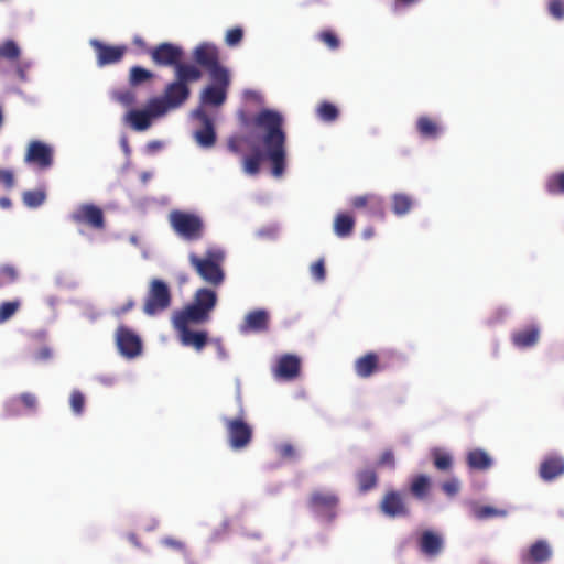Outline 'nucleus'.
I'll return each mask as SVG.
<instances>
[{
	"instance_id": "nucleus-1",
	"label": "nucleus",
	"mask_w": 564,
	"mask_h": 564,
	"mask_svg": "<svg viewBox=\"0 0 564 564\" xmlns=\"http://www.w3.org/2000/svg\"><path fill=\"white\" fill-rule=\"evenodd\" d=\"M283 116L271 109H262L253 118V126L259 130L257 139L261 150L243 158L242 169L249 175H256L260 171L263 159L270 161L272 174L280 177L285 170L286 161V133L283 129Z\"/></svg>"
},
{
	"instance_id": "nucleus-2",
	"label": "nucleus",
	"mask_w": 564,
	"mask_h": 564,
	"mask_svg": "<svg viewBox=\"0 0 564 564\" xmlns=\"http://www.w3.org/2000/svg\"><path fill=\"white\" fill-rule=\"evenodd\" d=\"M203 77L202 70L195 65H181L176 69L175 80L167 84L161 97H153L154 101L161 102L164 115L170 110L180 108L189 98V83L199 80Z\"/></svg>"
},
{
	"instance_id": "nucleus-3",
	"label": "nucleus",
	"mask_w": 564,
	"mask_h": 564,
	"mask_svg": "<svg viewBox=\"0 0 564 564\" xmlns=\"http://www.w3.org/2000/svg\"><path fill=\"white\" fill-rule=\"evenodd\" d=\"M224 260L225 252L216 247L208 248L203 257L193 252L188 256L191 267L205 283L214 288L225 281Z\"/></svg>"
},
{
	"instance_id": "nucleus-4",
	"label": "nucleus",
	"mask_w": 564,
	"mask_h": 564,
	"mask_svg": "<svg viewBox=\"0 0 564 564\" xmlns=\"http://www.w3.org/2000/svg\"><path fill=\"white\" fill-rule=\"evenodd\" d=\"M217 304V293L208 288L198 289L193 302L174 315L192 319L195 324H204L210 319V313Z\"/></svg>"
},
{
	"instance_id": "nucleus-5",
	"label": "nucleus",
	"mask_w": 564,
	"mask_h": 564,
	"mask_svg": "<svg viewBox=\"0 0 564 564\" xmlns=\"http://www.w3.org/2000/svg\"><path fill=\"white\" fill-rule=\"evenodd\" d=\"M169 223L174 232L188 241L203 238L205 225L200 216L180 209H173L169 214Z\"/></svg>"
},
{
	"instance_id": "nucleus-6",
	"label": "nucleus",
	"mask_w": 564,
	"mask_h": 564,
	"mask_svg": "<svg viewBox=\"0 0 564 564\" xmlns=\"http://www.w3.org/2000/svg\"><path fill=\"white\" fill-rule=\"evenodd\" d=\"M172 294L169 285L160 280L153 279L148 289L143 303V312L149 316L158 315L171 306Z\"/></svg>"
},
{
	"instance_id": "nucleus-7",
	"label": "nucleus",
	"mask_w": 564,
	"mask_h": 564,
	"mask_svg": "<svg viewBox=\"0 0 564 564\" xmlns=\"http://www.w3.org/2000/svg\"><path fill=\"white\" fill-rule=\"evenodd\" d=\"M339 498L335 492L315 490L310 495L307 506L318 518L330 522L337 517Z\"/></svg>"
},
{
	"instance_id": "nucleus-8",
	"label": "nucleus",
	"mask_w": 564,
	"mask_h": 564,
	"mask_svg": "<svg viewBox=\"0 0 564 564\" xmlns=\"http://www.w3.org/2000/svg\"><path fill=\"white\" fill-rule=\"evenodd\" d=\"M194 61L207 69L210 78L225 79L228 70L219 63L218 48L209 43H202L193 51Z\"/></svg>"
},
{
	"instance_id": "nucleus-9",
	"label": "nucleus",
	"mask_w": 564,
	"mask_h": 564,
	"mask_svg": "<svg viewBox=\"0 0 564 564\" xmlns=\"http://www.w3.org/2000/svg\"><path fill=\"white\" fill-rule=\"evenodd\" d=\"M192 324H195L192 319L173 316V325L178 333L180 343L185 347L202 351L208 343V333L206 330H192L189 327Z\"/></svg>"
},
{
	"instance_id": "nucleus-10",
	"label": "nucleus",
	"mask_w": 564,
	"mask_h": 564,
	"mask_svg": "<svg viewBox=\"0 0 564 564\" xmlns=\"http://www.w3.org/2000/svg\"><path fill=\"white\" fill-rule=\"evenodd\" d=\"M224 423L231 448L241 449L250 444L253 431L241 416L226 417L224 419Z\"/></svg>"
},
{
	"instance_id": "nucleus-11",
	"label": "nucleus",
	"mask_w": 564,
	"mask_h": 564,
	"mask_svg": "<svg viewBox=\"0 0 564 564\" xmlns=\"http://www.w3.org/2000/svg\"><path fill=\"white\" fill-rule=\"evenodd\" d=\"M161 102L150 98L144 109H132L127 113V121L135 131H144L152 124L154 118L164 116V109Z\"/></svg>"
},
{
	"instance_id": "nucleus-12",
	"label": "nucleus",
	"mask_w": 564,
	"mask_h": 564,
	"mask_svg": "<svg viewBox=\"0 0 564 564\" xmlns=\"http://www.w3.org/2000/svg\"><path fill=\"white\" fill-rule=\"evenodd\" d=\"M148 53L156 66H172L176 72L178 66L187 65L186 63H182V47L169 42L161 43L150 48Z\"/></svg>"
},
{
	"instance_id": "nucleus-13",
	"label": "nucleus",
	"mask_w": 564,
	"mask_h": 564,
	"mask_svg": "<svg viewBox=\"0 0 564 564\" xmlns=\"http://www.w3.org/2000/svg\"><path fill=\"white\" fill-rule=\"evenodd\" d=\"M116 345L119 352L126 358L132 359L141 355V338L126 325L118 326L116 330Z\"/></svg>"
},
{
	"instance_id": "nucleus-14",
	"label": "nucleus",
	"mask_w": 564,
	"mask_h": 564,
	"mask_svg": "<svg viewBox=\"0 0 564 564\" xmlns=\"http://www.w3.org/2000/svg\"><path fill=\"white\" fill-rule=\"evenodd\" d=\"M24 161L41 170H46L53 164V149L42 141L33 140L29 143Z\"/></svg>"
},
{
	"instance_id": "nucleus-15",
	"label": "nucleus",
	"mask_w": 564,
	"mask_h": 564,
	"mask_svg": "<svg viewBox=\"0 0 564 564\" xmlns=\"http://www.w3.org/2000/svg\"><path fill=\"white\" fill-rule=\"evenodd\" d=\"M90 45L96 53L97 64L100 67L119 63L127 52L124 45H109L97 39L90 40Z\"/></svg>"
},
{
	"instance_id": "nucleus-16",
	"label": "nucleus",
	"mask_w": 564,
	"mask_h": 564,
	"mask_svg": "<svg viewBox=\"0 0 564 564\" xmlns=\"http://www.w3.org/2000/svg\"><path fill=\"white\" fill-rule=\"evenodd\" d=\"M76 224H84L95 229L105 228V216L100 207L94 204H82L70 216Z\"/></svg>"
},
{
	"instance_id": "nucleus-17",
	"label": "nucleus",
	"mask_w": 564,
	"mask_h": 564,
	"mask_svg": "<svg viewBox=\"0 0 564 564\" xmlns=\"http://www.w3.org/2000/svg\"><path fill=\"white\" fill-rule=\"evenodd\" d=\"M379 508L389 518L408 517L410 514L403 495L397 490L387 491L380 501Z\"/></svg>"
},
{
	"instance_id": "nucleus-18",
	"label": "nucleus",
	"mask_w": 564,
	"mask_h": 564,
	"mask_svg": "<svg viewBox=\"0 0 564 564\" xmlns=\"http://www.w3.org/2000/svg\"><path fill=\"white\" fill-rule=\"evenodd\" d=\"M37 405L39 400L35 393L23 392L6 401L4 412L7 416H19L23 411L35 413Z\"/></svg>"
},
{
	"instance_id": "nucleus-19",
	"label": "nucleus",
	"mask_w": 564,
	"mask_h": 564,
	"mask_svg": "<svg viewBox=\"0 0 564 564\" xmlns=\"http://www.w3.org/2000/svg\"><path fill=\"white\" fill-rule=\"evenodd\" d=\"M193 116L202 123V128L194 133L196 142L203 148L214 147L216 143V132L212 118L203 108L196 109Z\"/></svg>"
},
{
	"instance_id": "nucleus-20",
	"label": "nucleus",
	"mask_w": 564,
	"mask_h": 564,
	"mask_svg": "<svg viewBox=\"0 0 564 564\" xmlns=\"http://www.w3.org/2000/svg\"><path fill=\"white\" fill-rule=\"evenodd\" d=\"M213 84L208 85L200 94V101L204 105L220 106L227 97V89L230 84L229 74L225 79L212 78Z\"/></svg>"
},
{
	"instance_id": "nucleus-21",
	"label": "nucleus",
	"mask_w": 564,
	"mask_h": 564,
	"mask_svg": "<svg viewBox=\"0 0 564 564\" xmlns=\"http://www.w3.org/2000/svg\"><path fill=\"white\" fill-rule=\"evenodd\" d=\"M553 555L550 543L545 540H538L520 555L521 564H545Z\"/></svg>"
},
{
	"instance_id": "nucleus-22",
	"label": "nucleus",
	"mask_w": 564,
	"mask_h": 564,
	"mask_svg": "<svg viewBox=\"0 0 564 564\" xmlns=\"http://www.w3.org/2000/svg\"><path fill=\"white\" fill-rule=\"evenodd\" d=\"M270 315L263 308H258L249 312L240 325L242 334L248 333H263L269 329Z\"/></svg>"
},
{
	"instance_id": "nucleus-23",
	"label": "nucleus",
	"mask_w": 564,
	"mask_h": 564,
	"mask_svg": "<svg viewBox=\"0 0 564 564\" xmlns=\"http://www.w3.org/2000/svg\"><path fill=\"white\" fill-rule=\"evenodd\" d=\"M383 369L384 367L375 351L366 352L354 362V370L359 378H369Z\"/></svg>"
},
{
	"instance_id": "nucleus-24",
	"label": "nucleus",
	"mask_w": 564,
	"mask_h": 564,
	"mask_svg": "<svg viewBox=\"0 0 564 564\" xmlns=\"http://www.w3.org/2000/svg\"><path fill=\"white\" fill-rule=\"evenodd\" d=\"M301 370V360L294 355H283L276 365L275 373L278 377L292 380L296 378Z\"/></svg>"
},
{
	"instance_id": "nucleus-25",
	"label": "nucleus",
	"mask_w": 564,
	"mask_h": 564,
	"mask_svg": "<svg viewBox=\"0 0 564 564\" xmlns=\"http://www.w3.org/2000/svg\"><path fill=\"white\" fill-rule=\"evenodd\" d=\"M419 546L423 554L434 557L438 555L443 549V539L440 534L426 530L420 536Z\"/></svg>"
},
{
	"instance_id": "nucleus-26",
	"label": "nucleus",
	"mask_w": 564,
	"mask_h": 564,
	"mask_svg": "<svg viewBox=\"0 0 564 564\" xmlns=\"http://www.w3.org/2000/svg\"><path fill=\"white\" fill-rule=\"evenodd\" d=\"M540 477L545 481H551L564 474V459L561 457H546L540 465Z\"/></svg>"
},
{
	"instance_id": "nucleus-27",
	"label": "nucleus",
	"mask_w": 564,
	"mask_h": 564,
	"mask_svg": "<svg viewBox=\"0 0 564 564\" xmlns=\"http://www.w3.org/2000/svg\"><path fill=\"white\" fill-rule=\"evenodd\" d=\"M539 336V328L534 325H531L514 332L511 336V339L514 346L519 348H528L534 346L538 343Z\"/></svg>"
},
{
	"instance_id": "nucleus-28",
	"label": "nucleus",
	"mask_w": 564,
	"mask_h": 564,
	"mask_svg": "<svg viewBox=\"0 0 564 564\" xmlns=\"http://www.w3.org/2000/svg\"><path fill=\"white\" fill-rule=\"evenodd\" d=\"M416 129L420 135L425 139H435L442 131L438 123L427 116H422L417 119Z\"/></svg>"
},
{
	"instance_id": "nucleus-29",
	"label": "nucleus",
	"mask_w": 564,
	"mask_h": 564,
	"mask_svg": "<svg viewBox=\"0 0 564 564\" xmlns=\"http://www.w3.org/2000/svg\"><path fill=\"white\" fill-rule=\"evenodd\" d=\"M467 464L471 469L486 470L491 467L492 460L484 449L476 448L467 454Z\"/></svg>"
},
{
	"instance_id": "nucleus-30",
	"label": "nucleus",
	"mask_w": 564,
	"mask_h": 564,
	"mask_svg": "<svg viewBox=\"0 0 564 564\" xmlns=\"http://www.w3.org/2000/svg\"><path fill=\"white\" fill-rule=\"evenodd\" d=\"M355 227V219L346 213H339L334 219V232L340 238L349 237Z\"/></svg>"
},
{
	"instance_id": "nucleus-31",
	"label": "nucleus",
	"mask_w": 564,
	"mask_h": 564,
	"mask_svg": "<svg viewBox=\"0 0 564 564\" xmlns=\"http://www.w3.org/2000/svg\"><path fill=\"white\" fill-rule=\"evenodd\" d=\"M356 480L360 492H367L378 485V475L373 468H365L356 474Z\"/></svg>"
},
{
	"instance_id": "nucleus-32",
	"label": "nucleus",
	"mask_w": 564,
	"mask_h": 564,
	"mask_svg": "<svg viewBox=\"0 0 564 564\" xmlns=\"http://www.w3.org/2000/svg\"><path fill=\"white\" fill-rule=\"evenodd\" d=\"M413 207V198L405 193H395L391 197V208L397 216L408 214Z\"/></svg>"
},
{
	"instance_id": "nucleus-33",
	"label": "nucleus",
	"mask_w": 564,
	"mask_h": 564,
	"mask_svg": "<svg viewBox=\"0 0 564 564\" xmlns=\"http://www.w3.org/2000/svg\"><path fill=\"white\" fill-rule=\"evenodd\" d=\"M431 489V480L426 475H416L412 478L410 492L416 499H425Z\"/></svg>"
},
{
	"instance_id": "nucleus-34",
	"label": "nucleus",
	"mask_w": 564,
	"mask_h": 564,
	"mask_svg": "<svg viewBox=\"0 0 564 564\" xmlns=\"http://www.w3.org/2000/svg\"><path fill=\"white\" fill-rule=\"evenodd\" d=\"M316 115L324 122H334L339 117V110L334 104L324 100L317 106Z\"/></svg>"
},
{
	"instance_id": "nucleus-35",
	"label": "nucleus",
	"mask_w": 564,
	"mask_h": 564,
	"mask_svg": "<svg viewBox=\"0 0 564 564\" xmlns=\"http://www.w3.org/2000/svg\"><path fill=\"white\" fill-rule=\"evenodd\" d=\"M545 189L551 195H564V170L555 172L546 178Z\"/></svg>"
},
{
	"instance_id": "nucleus-36",
	"label": "nucleus",
	"mask_w": 564,
	"mask_h": 564,
	"mask_svg": "<svg viewBox=\"0 0 564 564\" xmlns=\"http://www.w3.org/2000/svg\"><path fill=\"white\" fill-rule=\"evenodd\" d=\"M154 74L141 66H132L129 72V84L131 87H137L145 82L152 80Z\"/></svg>"
},
{
	"instance_id": "nucleus-37",
	"label": "nucleus",
	"mask_w": 564,
	"mask_h": 564,
	"mask_svg": "<svg viewBox=\"0 0 564 564\" xmlns=\"http://www.w3.org/2000/svg\"><path fill=\"white\" fill-rule=\"evenodd\" d=\"M21 55V50L13 40H7L0 44V58L10 62L18 61Z\"/></svg>"
},
{
	"instance_id": "nucleus-38",
	"label": "nucleus",
	"mask_w": 564,
	"mask_h": 564,
	"mask_svg": "<svg viewBox=\"0 0 564 564\" xmlns=\"http://www.w3.org/2000/svg\"><path fill=\"white\" fill-rule=\"evenodd\" d=\"M474 517L478 520H485L496 517H506L508 511L505 509H498L491 506L476 507L473 510Z\"/></svg>"
},
{
	"instance_id": "nucleus-39",
	"label": "nucleus",
	"mask_w": 564,
	"mask_h": 564,
	"mask_svg": "<svg viewBox=\"0 0 564 564\" xmlns=\"http://www.w3.org/2000/svg\"><path fill=\"white\" fill-rule=\"evenodd\" d=\"M46 198V194L42 189L36 191H26L23 193L22 199L24 205H26L30 208H36L41 206Z\"/></svg>"
},
{
	"instance_id": "nucleus-40",
	"label": "nucleus",
	"mask_w": 564,
	"mask_h": 564,
	"mask_svg": "<svg viewBox=\"0 0 564 564\" xmlns=\"http://www.w3.org/2000/svg\"><path fill=\"white\" fill-rule=\"evenodd\" d=\"M432 457L436 469L446 471L452 468L453 459L449 454L436 448L432 452Z\"/></svg>"
},
{
	"instance_id": "nucleus-41",
	"label": "nucleus",
	"mask_w": 564,
	"mask_h": 564,
	"mask_svg": "<svg viewBox=\"0 0 564 564\" xmlns=\"http://www.w3.org/2000/svg\"><path fill=\"white\" fill-rule=\"evenodd\" d=\"M21 307L20 300L2 302L0 304V324L9 321Z\"/></svg>"
},
{
	"instance_id": "nucleus-42",
	"label": "nucleus",
	"mask_w": 564,
	"mask_h": 564,
	"mask_svg": "<svg viewBox=\"0 0 564 564\" xmlns=\"http://www.w3.org/2000/svg\"><path fill=\"white\" fill-rule=\"evenodd\" d=\"M112 99L124 107H131L137 101L135 93L132 89H119L112 93Z\"/></svg>"
},
{
	"instance_id": "nucleus-43",
	"label": "nucleus",
	"mask_w": 564,
	"mask_h": 564,
	"mask_svg": "<svg viewBox=\"0 0 564 564\" xmlns=\"http://www.w3.org/2000/svg\"><path fill=\"white\" fill-rule=\"evenodd\" d=\"M86 398L79 390H73L69 397V405L75 415H82L85 410Z\"/></svg>"
},
{
	"instance_id": "nucleus-44",
	"label": "nucleus",
	"mask_w": 564,
	"mask_h": 564,
	"mask_svg": "<svg viewBox=\"0 0 564 564\" xmlns=\"http://www.w3.org/2000/svg\"><path fill=\"white\" fill-rule=\"evenodd\" d=\"M317 39L330 50H337L340 46V41L337 34L332 30H324L319 32Z\"/></svg>"
},
{
	"instance_id": "nucleus-45",
	"label": "nucleus",
	"mask_w": 564,
	"mask_h": 564,
	"mask_svg": "<svg viewBox=\"0 0 564 564\" xmlns=\"http://www.w3.org/2000/svg\"><path fill=\"white\" fill-rule=\"evenodd\" d=\"M368 212L370 213V215L383 219L386 216L384 200L381 197L373 194V197L370 200L368 207Z\"/></svg>"
},
{
	"instance_id": "nucleus-46",
	"label": "nucleus",
	"mask_w": 564,
	"mask_h": 564,
	"mask_svg": "<svg viewBox=\"0 0 564 564\" xmlns=\"http://www.w3.org/2000/svg\"><path fill=\"white\" fill-rule=\"evenodd\" d=\"M243 37V30L240 26L229 29L226 33L225 42L228 46H237Z\"/></svg>"
},
{
	"instance_id": "nucleus-47",
	"label": "nucleus",
	"mask_w": 564,
	"mask_h": 564,
	"mask_svg": "<svg viewBox=\"0 0 564 564\" xmlns=\"http://www.w3.org/2000/svg\"><path fill=\"white\" fill-rule=\"evenodd\" d=\"M549 13L556 20L564 19V0H550L547 3Z\"/></svg>"
},
{
	"instance_id": "nucleus-48",
	"label": "nucleus",
	"mask_w": 564,
	"mask_h": 564,
	"mask_svg": "<svg viewBox=\"0 0 564 564\" xmlns=\"http://www.w3.org/2000/svg\"><path fill=\"white\" fill-rule=\"evenodd\" d=\"M0 278L4 284L12 283L18 279V271L11 264H3L0 267Z\"/></svg>"
},
{
	"instance_id": "nucleus-49",
	"label": "nucleus",
	"mask_w": 564,
	"mask_h": 564,
	"mask_svg": "<svg viewBox=\"0 0 564 564\" xmlns=\"http://www.w3.org/2000/svg\"><path fill=\"white\" fill-rule=\"evenodd\" d=\"M311 274L314 276L315 280L319 282L324 281L326 276V270L323 259L317 260L311 265Z\"/></svg>"
},
{
	"instance_id": "nucleus-50",
	"label": "nucleus",
	"mask_w": 564,
	"mask_h": 564,
	"mask_svg": "<svg viewBox=\"0 0 564 564\" xmlns=\"http://www.w3.org/2000/svg\"><path fill=\"white\" fill-rule=\"evenodd\" d=\"M460 484L456 478L448 479L442 484V490L449 497L458 494Z\"/></svg>"
},
{
	"instance_id": "nucleus-51",
	"label": "nucleus",
	"mask_w": 564,
	"mask_h": 564,
	"mask_svg": "<svg viewBox=\"0 0 564 564\" xmlns=\"http://www.w3.org/2000/svg\"><path fill=\"white\" fill-rule=\"evenodd\" d=\"M53 357V351L48 346H42L39 348L32 356L33 360L36 362H45Z\"/></svg>"
},
{
	"instance_id": "nucleus-52",
	"label": "nucleus",
	"mask_w": 564,
	"mask_h": 564,
	"mask_svg": "<svg viewBox=\"0 0 564 564\" xmlns=\"http://www.w3.org/2000/svg\"><path fill=\"white\" fill-rule=\"evenodd\" d=\"M378 466H388L394 468V454L391 449H386L378 459Z\"/></svg>"
},
{
	"instance_id": "nucleus-53",
	"label": "nucleus",
	"mask_w": 564,
	"mask_h": 564,
	"mask_svg": "<svg viewBox=\"0 0 564 564\" xmlns=\"http://www.w3.org/2000/svg\"><path fill=\"white\" fill-rule=\"evenodd\" d=\"M373 194H366L361 196H356L351 199V206L354 208H367L369 207L370 200L372 199Z\"/></svg>"
},
{
	"instance_id": "nucleus-54",
	"label": "nucleus",
	"mask_w": 564,
	"mask_h": 564,
	"mask_svg": "<svg viewBox=\"0 0 564 564\" xmlns=\"http://www.w3.org/2000/svg\"><path fill=\"white\" fill-rule=\"evenodd\" d=\"M278 452L281 458L292 459L295 457V448L290 443L281 444L278 447Z\"/></svg>"
},
{
	"instance_id": "nucleus-55",
	"label": "nucleus",
	"mask_w": 564,
	"mask_h": 564,
	"mask_svg": "<svg viewBox=\"0 0 564 564\" xmlns=\"http://www.w3.org/2000/svg\"><path fill=\"white\" fill-rule=\"evenodd\" d=\"M162 543L167 546V547H171L173 550H176V551H180V552H185V544L184 542H182L181 540H177V539H174V538H164L162 540Z\"/></svg>"
},
{
	"instance_id": "nucleus-56",
	"label": "nucleus",
	"mask_w": 564,
	"mask_h": 564,
	"mask_svg": "<svg viewBox=\"0 0 564 564\" xmlns=\"http://www.w3.org/2000/svg\"><path fill=\"white\" fill-rule=\"evenodd\" d=\"M245 142L243 137H232L228 141V149L235 153L239 154L241 152V144Z\"/></svg>"
},
{
	"instance_id": "nucleus-57",
	"label": "nucleus",
	"mask_w": 564,
	"mask_h": 564,
	"mask_svg": "<svg viewBox=\"0 0 564 564\" xmlns=\"http://www.w3.org/2000/svg\"><path fill=\"white\" fill-rule=\"evenodd\" d=\"M0 180L7 188H12L14 186V175L11 171H0Z\"/></svg>"
},
{
	"instance_id": "nucleus-58",
	"label": "nucleus",
	"mask_w": 564,
	"mask_h": 564,
	"mask_svg": "<svg viewBox=\"0 0 564 564\" xmlns=\"http://www.w3.org/2000/svg\"><path fill=\"white\" fill-rule=\"evenodd\" d=\"M134 305H135L134 301L132 299H130L124 305L116 308L113 314L118 317L122 316L126 313H128L130 310H132L134 307Z\"/></svg>"
},
{
	"instance_id": "nucleus-59",
	"label": "nucleus",
	"mask_w": 564,
	"mask_h": 564,
	"mask_svg": "<svg viewBox=\"0 0 564 564\" xmlns=\"http://www.w3.org/2000/svg\"><path fill=\"white\" fill-rule=\"evenodd\" d=\"M162 148V144L160 141H151L147 144L148 152L154 153L159 151Z\"/></svg>"
},
{
	"instance_id": "nucleus-60",
	"label": "nucleus",
	"mask_w": 564,
	"mask_h": 564,
	"mask_svg": "<svg viewBox=\"0 0 564 564\" xmlns=\"http://www.w3.org/2000/svg\"><path fill=\"white\" fill-rule=\"evenodd\" d=\"M375 234V230L373 228L369 227V228H366L364 231H362V236L365 239H369L373 236Z\"/></svg>"
},
{
	"instance_id": "nucleus-61",
	"label": "nucleus",
	"mask_w": 564,
	"mask_h": 564,
	"mask_svg": "<svg viewBox=\"0 0 564 564\" xmlns=\"http://www.w3.org/2000/svg\"><path fill=\"white\" fill-rule=\"evenodd\" d=\"M0 206L2 208H9L11 206V200L7 197L0 198Z\"/></svg>"
},
{
	"instance_id": "nucleus-62",
	"label": "nucleus",
	"mask_w": 564,
	"mask_h": 564,
	"mask_svg": "<svg viewBox=\"0 0 564 564\" xmlns=\"http://www.w3.org/2000/svg\"><path fill=\"white\" fill-rule=\"evenodd\" d=\"M129 541L135 545V546H140V543L138 541V538L134 533H130L129 536H128Z\"/></svg>"
},
{
	"instance_id": "nucleus-63",
	"label": "nucleus",
	"mask_w": 564,
	"mask_h": 564,
	"mask_svg": "<svg viewBox=\"0 0 564 564\" xmlns=\"http://www.w3.org/2000/svg\"><path fill=\"white\" fill-rule=\"evenodd\" d=\"M17 73H18V75H19L20 79L25 80V77H26V76H25V70H24L23 68L19 67V68L17 69Z\"/></svg>"
},
{
	"instance_id": "nucleus-64",
	"label": "nucleus",
	"mask_w": 564,
	"mask_h": 564,
	"mask_svg": "<svg viewBox=\"0 0 564 564\" xmlns=\"http://www.w3.org/2000/svg\"><path fill=\"white\" fill-rule=\"evenodd\" d=\"M254 538L260 539L261 534L257 533V534H254Z\"/></svg>"
}]
</instances>
